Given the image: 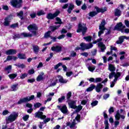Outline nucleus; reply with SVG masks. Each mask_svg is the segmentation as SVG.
Masks as SVG:
<instances>
[{"instance_id": "22", "label": "nucleus", "mask_w": 129, "mask_h": 129, "mask_svg": "<svg viewBox=\"0 0 129 129\" xmlns=\"http://www.w3.org/2000/svg\"><path fill=\"white\" fill-rule=\"evenodd\" d=\"M17 59H18V57L14 55H9L7 56L6 60L4 61V62L6 63V62L8 61H12V60H13V61H16Z\"/></svg>"}, {"instance_id": "14", "label": "nucleus", "mask_w": 129, "mask_h": 129, "mask_svg": "<svg viewBox=\"0 0 129 129\" xmlns=\"http://www.w3.org/2000/svg\"><path fill=\"white\" fill-rule=\"evenodd\" d=\"M121 74L119 72H117L115 73V72H112L109 75V79H111V78H113L114 77V79L116 78V80L118 79L120 77Z\"/></svg>"}, {"instance_id": "9", "label": "nucleus", "mask_w": 129, "mask_h": 129, "mask_svg": "<svg viewBox=\"0 0 129 129\" xmlns=\"http://www.w3.org/2000/svg\"><path fill=\"white\" fill-rule=\"evenodd\" d=\"M35 98V96L31 95V96H28L25 98L21 99L17 103V104H22V103H24V102H28L29 101H31V100H33Z\"/></svg>"}, {"instance_id": "64", "label": "nucleus", "mask_w": 129, "mask_h": 129, "mask_svg": "<svg viewBox=\"0 0 129 129\" xmlns=\"http://www.w3.org/2000/svg\"><path fill=\"white\" fill-rule=\"evenodd\" d=\"M76 3L77 4V5L79 6L81 5V3H82V2L79 1V0H76Z\"/></svg>"}, {"instance_id": "29", "label": "nucleus", "mask_w": 129, "mask_h": 129, "mask_svg": "<svg viewBox=\"0 0 129 129\" xmlns=\"http://www.w3.org/2000/svg\"><path fill=\"white\" fill-rule=\"evenodd\" d=\"M86 66L89 71H90V72H93V71L95 70V66L93 65H89V64H87Z\"/></svg>"}, {"instance_id": "34", "label": "nucleus", "mask_w": 129, "mask_h": 129, "mask_svg": "<svg viewBox=\"0 0 129 129\" xmlns=\"http://www.w3.org/2000/svg\"><path fill=\"white\" fill-rule=\"evenodd\" d=\"M95 89V85L93 84H91L90 86L86 89V91L87 92H89V91H92L93 89Z\"/></svg>"}, {"instance_id": "38", "label": "nucleus", "mask_w": 129, "mask_h": 129, "mask_svg": "<svg viewBox=\"0 0 129 129\" xmlns=\"http://www.w3.org/2000/svg\"><path fill=\"white\" fill-rule=\"evenodd\" d=\"M120 15H121V11L120 10L115 9V16H116V17H120Z\"/></svg>"}, {"instance_id": "47", "label": "nucleus", "mask_w": 129, "mask_h": 129, "mask_svg": "<svg viewBox=\"0 0 129 129\" xmlns=\"http://www.w3.org/2000/svg\"><path fill=\"white\" fill-rule=\"evenodd\" d=\"M26 77H28V74H22L21 76H20L21 79H24V78H26Z\"/></svg>"}, {"instance_id": "6", "label": "nucleus", "mask_w": 129, "mask_h": 129, "mask_svg": "<svg viewBox=\"0 0 129 129\" xmlns=\"http://www.w3.org/2000/svg\"><path fill=\"white\" fill-rule=\"evenodd\" d=\"M87 31V27H86V25L85 24H82L81 23L79 24L78 29L77 31L78 33L82 32L83 35H84L85 33H86Z\"/></svg>"}, {"instance_id": "27", "label": "nucleus", "mask_w": 129, "mask_h": 129, "mask_svg": "<svg viewBox=\"0 0 129 129\" xmlns=\"http://www.w3.org/2000/svg\"><path fill=\"white\" fill-rule=\"evenodd\" d=\"M102 87H103V85L101 84V83L98 84L95 88L96 92H100V91H101V89H102Z\"/></svg>"}, {"instance_id": "17", "label": "nucleus", "mask_w": 129, "mask_h": 129, "mask_svg": "<svg viewBox=\"0 0 129 129\" xmlns=\"http://www.w3.org/2000/svg\"><path fill=\"white\" fill-rule=\"evenodd\" d=\"M35 117H38V118H40V119H45L46 118V115H43V112L38 111L35 113Z\"/></svg>"}, {"instance_id": "24", "label": "nucleus", "mask_w": 129, "mask_h": 129, "mask_svg": "<svg viewBox=\"0 0 129 129\" xmlns=\"http://www.w3.org/2000/svg\"><path fill=\"white\" fill-rule=\"evenodd\" d=\"M51 50L54 52H61V51H62V47L59 45L52 46Z\"/></svg>"}, {"instance_id": "62", "label": "nucleus", "mask_w": 129, "mask_h": 129, "mask_svg": "<svg viewBox=\"0 0 129 129\" xmlns=\"http://www.w3.org/2000/svg\"><path fill=\"white\" fill-rule=\"evenodd\" d=\"M27 82H28V83H33V82H35V79H28L27 80Z\"/></svg>"}, {"instance_id": "10", "label": "nucleus", "mask_w": 129, "mask_h": 129, "mask_svg": "<svg viewBox=\"0 0 129 129\" xmlns=\"http://www.w3.org/2000/svg\"><path fill=\"white\" fill-rule=\"evenodd\" d=\"M105 20H103L101 23V24L99 26V30L100 31L98 32V36L100 37L102 34L104 33V31L105 30Z\"/></svg>"}, {"instance_id": "1", "label": "nucleus", "mask_w": 129, "mask_h": 129, "mask_svg": "<svg viewBox=\"0 0 129 129\" xmlns=\"http://www.w3.org/2000/svg\"><path fill=\"white\" fill-rule=\"evenodd\" d=\"M18 116L19 113L18 112H13L9 116L6 117V121L7 123L14 122L18 118Z\"/></svg>"}, {"instance_id": "35", "label": "nucleus", "mask_w": 129, "mask_h": 129, "mask_svg": "<svg viewBox=\"0 0 129 129\" xmlns=\"http://www.w3.org/2000/svg\"><path fill=\"white\" fill-rule=\"evenodd\" d=\"M8 76L10 79H11V80H13V79H15V78H16V77L18 76V74L17 73L11 74H10Z\"/></svg>"}, {"instance_id": "12", "label": "nucleus", "mask_w": 129, "mask_h": 129, "mask_svg": "<svg viewBox=\"0 0 129 129\" xmlns=\"http://www.w3.org/2000/svg\"><path fill=\"white\" fill-rule=\"evenodd\" d=\"M13 20V17L12 16H8L4 19V22H3V25L5 27H8L10 26V23L11 21Z\"/></svg>"}, {"instance_id": "25", "label": "nucleus", "mask_w": 129, "mask_h": 129, "mask_svg": "<svg viewBox=\"0 0 129 129\" xmlns=\"http://www.w3.org/2000/svg\"><path fill=\"white\" fill-rule=\"evenodd\" d=\"M44 72H42L40 73L39 75L38 76V77L36 78V81L38 82H40V81H42V80H44Z\"/></svg>"}, {"instance_id": "33", "label": "nucleus", "mask_w": 129, "mask_h": 129, "mask_svg": "<svg viewBox=\"0 0 129 129\" xmlns=\"http://www.w3.org/2000/svg\"><path fill=\"white\" fill-rule=\"evenodd\" d=\"M108 70H109V71H111V72H114V71H115V67H114V65L109 64Z\"/></svg>"}, {"instance_id": "8", "label": "nucleus", "mask_w": 129, "mask_h": 129, "mask_svg": "<svg viewBox=\"0 0 129 129\" xmlns=\"http://www.w3.org/2000/svg\"><path fill=\"white\" fill-rule=\"evenodd\" d=\"M102 41V38H100L98 39L96 41L93 42V44H96V43L98 42V46L101 48V50L102 52H104V50L106 49V47H105V45L103 44L102 42H100Z\"/></svg>"}, {"instance_id": "37", "label": "nucleus", "mask_w": 129, "mask_h": 129, "mask_svg": "<svg viewBox=\"0 0 129 129\" xmlns=\"http://www.w3.org/2000/svg\"><path fill=\"white\" fill-rule=\"evenodd\" d=\"M18 58L21 59H26L27 57H26V54L24 53H19L18 54Z\"/></svg>"}, {"instance_id": "63", "label": "nucleus", "mask_w": 129, "mask_h": 129, "mask_svg": "<svg viewBox=\"0 0 129 129\" xmlns=\"http://www.w3.org/2000/svg\"><path fill=\"white\" fill-rule=\"evenodd\" d=\"M125 25L127 27V28H129V21L127 20L124 21Z\"/></svg>"}, {"instance_id": "56", "label": "nucleus", "mask_w": 129, "mask_h": 129, "mask_svg": "<svg viewBox=\"0 0 129 129\" xmlns=\"http://www.w3.org/2000/svg\"><path fill=\"white\" fill-rule=\"evenodd\" d=\"M60 66H62V63L59 62L57 64L54 66V69L57 70L60 67Z\"/></svg>"}, {"instance_id": "2", "label": "nucleus", "mask_w": 129, "mask_h": 129, "mask_svg": "<svg viewBox=\"0 0 129 129\" xmlns=\"http://www.w3.org/2000/svg\"><path fill=\"white\" fill-rule=\"evenodd\" d=\"M122 119V120H124L125 118V115H121L119 113V110H117L116 113L115 115V121H114V126L117 127V125L119 124V119Z\"/></svg>"}, {"instance_id": "11", "label": "nucleus", "mask_w": 129, "mask_h": 129, "mask_svg": "<svg viewBox=\"0 0 129 129\" xmlns=\"http://www.w3.org/2000/svg\"><path fill=\"white\" fill-rule=\"evenodd\" d=\"M56 22L55 23V24H58V26H50L49 28L50 30L52 31V32H54V31L57 30V29H58V28H60L61 27V24H62V21H61V19L58 18H56Z\"/></svg>"}, {"instance_id": "3", "label": "nucleus", "mask_w": 129, "mask_h": 129, "mask_svg": "<svg viewBox=\"0 0 129 129\" xmlns=\"http://www.w3.org/2000/svg\"><path fill=\"white\" fill-rule=\"evenodd\" d=\"M95 9L96 12L93 11V12H90L89 13L90 17H94L95 16H96V15L99 13H105V12L107 11V8L106 7L99 8L98 7L95 6Z\"/></svg>"}, {"instance_id": "39", "label": "nucleus", "mask_w": 129, "mask_h": 129, "mask_svg": "<svg viewBox=\"0 0 129 129\" xmlns=\"http://www.w3.org/2000/svg\"><path fill=\"white\" fill-rule=\"evenodd\" d=\"M33 51L34 52V53H35V54H37V53H38V52H39V46H38L37 45H33Z\"/></svg>"}, {"instance_id": "45", "label": "nucleus", "mask_w": 129, "mask_h": 129, "mask_svg": "<svg viewBox=\"0 0 129 129\" xmlns=\"http://www.w3.org/2000/svg\"><path fill=\"white\" fill-rule=\"evenodd\" d=\"M83 106H81V105H79L78 107L77 106V108H76V111L77 112H79V111H80V110H81V109H82L83 108Z\"/></svg>"}, {"instance_id": "46", "label": "nucleus", "mask_w": 129, "mask_h": 129, "mask_svg": "<svg viewBox=\"0 0 129 129\" xmlns=\"http://www.w3.org/2000/svg\"><path fill=\"white\" fill-rule=\"evenodd\" d=\"M84 39L87 42H91V37H90V36L84 37Z\"/></svg>"}, {"instance_id": "53", "label": "nucleus", "mask_w": 129, "mask_h": 129, "mask_svg": "<svg viewBox=\"0 0 129 129\" xmlns=\"http://www.w3.org/2000/svg\"><path fill=\"white\" fill-rule=\"evenodd\" d=\"M98 104V101H94L91 103L92 106L93 107L94 106H96Z\"/></svg>"}, {"instance_id": "40", "label": "nucleus", "mask_w": 129, "mask_h": 129, "mask_svg": "<svg viewBox=\"0 0 129 129\" xmlns=\"http://www.w3.org/2000/svg\"><path fill=\"white\" fill-rule=\"evenodd\" d=\"M5 70L7 71L8 74H9V73H11V70H12V66L10 65L6 67Z\"/></svg>"}, {"instance_id": "32", "label": "nucleus", "mask_w": 129, "mask_h": 129, "mask_svg": "<svg viewBox=\"0 0 129 129\" xmlns=\"http://www.w3.org/2000/svg\"><path fill=\"white\" fill-rule=\"evenodd\" d=\"M73 9H74V5L70 4L68 9L69 14H71L72 11H73Z\"/></svg>"}, {"instance_id": "30", "label": "nucleus", "mask_w": 129, "mask_h": 129, "mask_svg": "<svg viewBox=\"0 0 129 129\" xmlns=\"http://www.w3.org/2000/svg\"><path fill=\"white\" fill-rule=\"evenodd\" d=\"M57 78L58 79L59 82L60 83H67V81L66 80L63 79V77L60 75L57 76Z\"/></svg>"}, {"instance_id": "52", "label": "nucleus", "mask_w": 129, "mask_h": 129, "mask_svg": "<svg viewBox=\"0 0 129 129\" xmlns=\"http://www.w3.org/2000/svg\"><path fill=\"white\" fill-rule=\"evenodd\" d=\"M29 115H25L23 116V119L24 120V121H27L28 119H29Z\"/></svg>"}, {"instance_id": "21", "label": "nucleus", "mask_w": 129, "mask_h": 129, "mask_svg": "<svg viewBox=\"0 0 129 129\" xmlns=\"http://www.w3.org/2000/svg\"><path fill=\"white\" fill-rule=\"evenodd\" d=\"M124 39H126V40H128V37H127L125 36H120V37H119V40L116 41L117 44H122V43H123Z\"/></svg>"}, {"instance_id": "58", "label": "nucleus", "mask_w": 129, "mask_h": 129, "mask_svg": "<svg viewBox=\"0 0 129 129\" xmlns=\"http://www.w3.org/2000/svg\"><path fill=\"white\" fill-rule=\"evenodd\" d=\"M87 103V100H83L81 102V104H82V105H85V104H86Z\"/></svg>"}, {"instance_id": "51", "label": "nucleus", "mask_w": 129, "mask_h": 129, "mask_svg": "<svg viewBox=\"0 0 129 129\" xmlns=\"http://www.w3.org/2000/svg\"><path fill=\"white\" fill-rule=\"evenodd\" d=\"M9 113H10V112L8 110H5L2 112L3 115H7Z\"/></svg>"}, {"instance_id": "55", "label": "nucleus", "mask_w": 129, "mask_h": 129, "mask_svg": "<svg viewBox=\"0 0 129 129\" xmlns=\"http://www.w3.org/2000/svg\"><path fill=\"white\" fill-rule=\"evenodd\" d=\"M109 94H105L103 95V99H104L105 100H106V99H107V98H108V97H109Z\"/></svg>"}, {"instance_id": "4", "label": "nucleus", "mask_w": 129, "mask_h": 129, "mask_svg": "<svg viewBox=\"0 0 129 129\" xmlns=\"http://www.w3.org/2000/svg\"><path fill=\"white\" fill-rule=\"evenodd\" d=\"M123 29H125L123 30ZM114 30H117L118 31H120L121 33H126V34H128L129 29H125V26H123L121 22L118 23L114 27Z\"/></svg>"}, {"instance_id": "36", "label": "nucleus", "mask_w": 129, "mask_h": 129, "mask_svg": "<svg viewBox=\"0 0 129 129\" xmlns=\"http://www.w3.org/2000/svg\"><path fill=\"white\" fill-rule=\"evenodd\" d=\"M15 66H17L19 68H21V69H24V68H26V65L24 64L23 63H18L15 64Z\"/></svg>"}, {"instance_id": "48", "label": "nucleus", "mask_w": 129, "mask_h": 129, "mask_svg": "<svg viewBox=\"0 0 129 129\" xmlns=\"http://www.w3.org/2000/svg\"><path fill=\"white\" fill-rule=\"evenodd\" d=\"M41 106H42V104H41L40 103H36L34 105V107H35V108H39V107H40Z\"/></svg>"}, {"instance_id": "43", "label": "nucleus", "mask_w": 129, "mask_h": 129, "mask_svg": "<svg viewBox=\"0 0 129 129\" xmlns=\"http://www.w3.org/2000/svg\"><path fill=\"white\" fill-rule=\"evenodd\" d=\"M72 95V93H71V92H69V93H68V94H67V99L68 100V102H69V101H70V98L71 97V95Z\"/></svg>"}, {"instance_id": "5", "label": "nucleus", "mask_w": 129, "mask_h": 129, "mask_svg": "<svg viewBox=\"0 0 129 129\" xmlns=\"http://www.w3.org/2000/svg\"><path fill=\"white\" fill-rule=\"evenodd\" d=\"M80 46H81V47H77L75 49L76 51H77L78 50H80V49L83 50H87L88 49H91V48L93 47V44H92V43H89L87 44L84 43H82L80 44Z\"/></svg>"}, {"instance_id": "42", "label": "nucleus", "mask_w": 129, "mask_h": 129, "mask_svg": "<svg viewBox=\"0 0 129 129\" xmlns=\"http://www.w3.org/2000/svg\"><path fill=\"white\" fill-rule=\"evenodd\" d=\"M117 81V80H116V78L114 79L113 81L110 82V87L112 88L115 85V82Z\"/></svg>"}, {"instance_id": "49", "label": "nucleus", "mask_w": 129, "mask_h": 129, "mask_svg": "<svg viewBox=\"0 0 129 129\" xmlns=\"http://www.w3.org/2000/svg\"><path fill=\"white\" fill-rule=\"evenodd\" d=\"M65 99V96H62L61 98H58V101L59 103L63 102V100Z\"/></svg>"}, {"instance_id": "61", "label": "nucleus", "mask_w": 129, "mask_h": 129, "mask_svg": "<svg viewBox=\"0 0 129 129\" xmlns=\"http://www.w3.org/2000/svg\"><path fill=\"white\" fill-rule=\"evenodd\" d=\"M72 74H73L72 72H67L66 73V75L68 76V77H70Z\"/></svg>"}, {"instance_id": "59", "label": "nucleus", "mask_w": 129, "mask_h": 129, "mask_svg": "<svg viewBox=\"0 0 129 129\" xmlns=\"http://www.w3.org/2000/svg\"><path fill=\"white\" fill-rule=\"evenodd\" d=\"M112 112H114V109H113V107H111L109 109V113H112Z\"/></svg>"}, {"instance_id": "19", "label": "nucleus", "mask_w": 129, "mask_h": 129, "mask_svg": "<svg viewBox=\"0 0 129 129\" xmlns=\"http://www.w3.org/2000/svg\"><path fill=\"white\" fill-rule=\"evenodd\" d=\"M68 102L71 108L75 109V108H77V106H76V102L75 101L70 100Z\"/></svg>"}, {"instance_id": "18", "label": "nucleus", "mask_w": 129, "mask_h": 129, "mask_svg": "<svg viewBox=\"0 0 129 129\" xmlns=\"http://www.w3.org/2000/svg\"><path fill=\"white\" fill-rule=\"evenodd\" d=\"M88 80H89L90 82L97 83L98 82H101L102 81V79L101 78H96V79L90 78V79H88Z\"/></svg>"}, {"instance_id": "15", "label": "nucleus", "mask_w": 129, "mask_h": 129, "mask_svg": "<svg viewBox=\"0 0 129 129\" xmlns=\"http://www.w3.org/2000/svg\"><path fill=\"white\" fill-rule=\"evenodd\" d=\"M11 4L15 8H20L22 4V0H12L11 1Z\"/></svg>"}, {"instance_id": "23", "label": "nucleus", "mask_w": 129, "mask_h": 129, "mask_svg": "<svg viewBox=\"0 0 129 129\" xmlns=\"http://www.w3.org/2000/svg\"><path fill=\"white\" fill-rule=\"evenodd\" d=\"M58 82V80L57 79H52V80H50L48 83L49 84V86L52 87V86H55L56 84H57V83Z\"/></svg>"}, {"instance_id": "57", "label": "nucleus", "mask_w": 129, "mask_h": 129, "mask_svg": "<svg viewBox=\"0 0 129 129\" xmlns=\"http://www.w3.org/2000/svg\"><path fill=\"white\" fill-rule=\"evenodd\" d=\"M110 50H111V53H112V51H116V50H117V48H116V47L111 46Z\"/></svg>"}, {"instance_id": "60", "label": "nucleus", "mask_w": 129, "mask_h": 129, "mask_svg": "<svg viewBox=\"0 0 129 129\" xmlns=\"http://www.w3.org/2000/svg\"><path fill=\"white\" fill-rule=\"evenodd\" d=\"M43 63L39 62V63L38 64V65L37 66V69H40V68H42V67H43Z\"/></svg>"}, {"instance_id": "26", "label": "nucleus", "mask_w": 129, "mask_h": 129, "mask_svg": "<svg viewBox=\"0 0 129 129\" xmlns=\"http://www.w3.org/2000/svg\"><path fill=\"white\" fill-rule=\"evenodd\" d=\"M17 53V50L16 49H11L6 51L7 55H15Z\"/></svg>"}, {"instance_id": "20", "label": "nucleus", "mask_w": 129, "mask_h": 129, "mask_svg": "<svg viewBox=\"0 0 129 129\" xmlns=\"http://www.w3.org/2000/svg\"><path fill=\"white\" fill-rule=\"evenodd\" d=\"M67 126H69L71 129H76V123H75V120H74L73 122H68L66 123Z\"/></svg>"}, {"instance_id": "7", "label": "nucleus", "mask_w": 129, "mask_h": 129, "mask_svg": "<svg viewBox=\"0 0 129 129\" xmlns=\"http://www.w3.org/2000/svg\"><path fill=\"white\" fill-rule=\"evenodd\" d=\"M28 30L31 32L33 35L36 36L38 30V26L35 24H31L28 27Z\"/></svg>"}, {"instance_id": "13", "label": "nucleus", "mask_w": 129, "mask_h": 129, "mask_svg": "<svg viewBox=\"0 0 129 129\" xmlns=\"http://www.w3.org/2000/svg\"><path fill=\"white\" fill-rule=\"evenodd\" d=\"M59 14H60V11L59 10L56 11L54 14L49 13L47 14L46 18L48 20H53L54 18H56V17H58Z\"/></svg>"}, {"instance_id": "41", "label": "nucleus", "mask_w": 129, "mask_h": 129, "mask_svg": "<svg viewBox=\"0 0 129 129\" xmlns=\"http://www.w3.org/2000/svg\"><path fill=\"white\" fill-rule=\"evenodd\" d=\"M24 15V12L20 11L19 13H17V16L19 17L21 20H23V16Z\"/></svg>"}, {"instance_id": "16", "label": "nucleus", "mask_w": 129, "mask_h": 129, "mask_svg": "<svg viewBox=\"0 0 129 129\" xmlns=\"http://www.w3.org/2000/svg\"><path fill=\"white\" fill-rule=\"evenodd\" d=\"M58 108L60 110V111L63 113V114H68V109L67 108V106L66 105L57 106Z\"/></svg>"}, {"instance_id": "28", "label": "nucleus", "mask_w": 129, "mask_h": 129, "mask_svg": "<svg viewBox=\"0 0 129 129\" xmlns=\"http://www.w3.org/2000/svg\"><path fill=\"white\" fill-rule=\"evenodd\" d=\"M21 36L24 38H30L31 37H33V34L32 33L23 32L21 34Z\"/></svg>"}, {"instance_id": "31", "label": "nucleus", "mask_w": 129, "mask_h": 129, "mask_svg": "<svg viewBox=\"0 0 129 129\" xmlns=\"http://www.w3.org/2000/svg\"><path fill=\"white\" fill-rule=\"evenodd\" d=\"M19 85L18 84H13L11 86V90L12 91H17L19 89L18 87Z\"/></svg>"}, {"instance_id": "44", "label": "nucleus", "mask_w": 129, "mask_h": 129, "mask_svg": "<svg viewBox=\"0 0 129 129\" xmlns=\"http://www.w3.org/2000/svg\"><path fill=\"white\" fill-rule=\"evenodd\" d=\"M51 35V31H48L46 32L44 34V38L47 39V38H49Z\"/></svg>"}, {"instance_id": "50", "label": "nucleus", "mask_w": 129, "mask_h": 129, "mask_svg": "<svg viewBox=\"0 0 129 129\" xmlns=\"http://www.w3.org/2000/svg\"><path fill=\"white\" fill-rule=\"evenodd\" d=\"M45 12L43 10H40L37 12V16H42V15H44Z\"/></svg>"}, {"instance_id": "54", "label": "nucleus", "mask_w": 129, "mask_h": 129, "mask_svg": "<svg viewBox=\"0 0 129 129\" xmlns=\"http://www.w3.org/2000/svg\"><path fill=\"white\" fill-rule=\"evenodd\" d=\"M34 73H35V70L33 69L28 71V74L30 75H32V74H34Z\"/></svg>"}]
</instances>
